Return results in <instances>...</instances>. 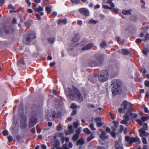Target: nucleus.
<instances>
[{
	"mask_svg": "<svg viewBox=\"0 0 149 149\" xmlns=\"http://www.w3.org/2000/svg\"><path fill=\"white\" fill-rule=\"evenodd\" d=\"M76 134L79 135L81 133V129L79 127L77 128L75 131Z\"/></svg>",
	"mask_w": 149,
	"mask_h": 149,
	"instance_id": "nucleus-37",
	"label": "nucleus"
},
{
	"mask_svg": "<svg viewBox=\"0 0 149 149\" xmlns=\"http://www.w3.org/2000/svg\"><path fill=\"white\" fill-rule=\"evenodd\" d=\"M73 125L74 128H77L78 126V124L77 123L74 122L73 124Z\"/></svg>",
	"mask_w": 149,
	"mask_h": 149,
	"instance_id": "nucleus-64",
	"label": "nucleus"
},
{
	"mask_svg": "<svg viewBox=\"0 0 149 149\" xmlns=\"http://www.w3.org/2000/svg\"><path fill=\"white\" fill-rule=\"evenodd\" d=\"M73 132V131H72L70 130H66L65 131V133L66 135H69L71 133Z\"/></svg>",
	"mask_w": 149,
	"mask_h": 149,
	"instance_id": "nucleus-34",
	"label": "nucleus"
},
{
	"mask_svg": "<svg viewBox=\"0 0 149 149\" xmlns=\"http://www.w3.org/2000/svg\"><path fill=\"white\" fill-rule=\"evenodd\" d=\"M149 50L147 49H146L142 51L143 53L146 55H147L148 53V52Z\"/></svg>",
	"mask_w": 149,
	"mask_h": 149,
	"instance_id": "nucleus-50",
	"label": "nucleus"
},
{
	"mask_svg": "<svg viewBox=\"0 0 149 149\" xmlns=\"http://www.w3.org/2000/svg\"><path fill=\"white\" fill-rule=\"evenodd\" d=\"M79 137V135L74 134L73 136H72V139L75 142L78 140Z\"/></svg>",
	"mask_w": 149,
	"mask_h": 149,
	"instance_id": "nucleus-23",
	"label": "nucleus"
},
{
	"mask_svg": "<svg viewBox=\"0 0 149 149\" xmlns=\"http://www.w3.org/2000/svg\"><path fill=\"white\" fill-rule=\"evenodd\" d=\"M28 35L26 39L27 45H29L32 40L35 39L36 38V33L33 31L29 30L28 32Z\"/></svg>",
	"mask_w": 149,
	"mask_h": 149,
	"instance_id": "nucleus-6",
	"label": "nucleus"
},
{
	"mask_svg": "<svg viewBox=\"0 0 149 149\" xmlns=\"http://www.w3.org/2000/svg\"><path fill=\"white\" fill-rule=\"evenodd\" d=\"M94 120L96 123V125L97 127H99L102 126L104 124V122H102V119L101 117H98L95 118Z\"/></svg>",
	"mask_w": 149,
	"mask_h": 149,
	"instance_id": "nucleus-12",
	"label": "nucleus"
},
{
	"mask_svg": "<svg viewBox=\"0 0 149 149\" xmlns=\"http://www.w3.org/2000/svg\"><path fill=\"white\" fill-rule=\"evenodd\" d=\"M84 143V141L83 138H81L79 139L76 142V145L77 146H82Z\"/></svg>",
	"mask_w": 149,
	"mask_h": 149,
	"instance_id": "nucleus-19",
	"label": "nucleus"
},
{
	"mask_svg": "<svg viewBox=\"0 0 149 149\" xmlns=\"http://www.w3.org/2000/svg\"><path fill=\"white\" fill-rule=\"evenodd\" d=\"M73 132V131H72L70 130H66L65 131V133L66 135H69L71 133Z\"/></svg>",
	"mask_w": 149,
	"mask_h": 149,
	"instance_id": "nucleus-35",
	"label": "nucleus"
},
{
	"mask_svg": "<svg viewBox=\"0 0 149 149\" xmlns=\"http://www.w3.org/2000/svg\"><path fill=\"white\" fill-rule=\"evenodd\" d=\"M139 135L141 137H143V136H147L149 135V134L146 132L143 128H141L139 130Z\"/></svg>",
	"mask_w": 149,
	"mask_h": 149,
	"instance_id": "nucleus-13",
	"label": "nucleus"
},
{
	"mask_svg": "<svg viewBox=\"0 0 149 149\" xmlns=\"http://www.w3.org/2000/svg\"><path fill=\"white\" fill-rule=\"evenodd\" d=\"M43 10V7H41L40 6H39L38 8L36 9V11L39 13L40 11H42Z\"/></svg>",
	"mask_w": 149,
	"mask_h": 149,
	"instance_id": "nucleus-32",
	"label": "nucleus"
},
{
	"mask_svg": "<svg viewBox=\"0 0 149 149\" xmlns=\"http://www.w3.org/2000/svg\"><path fill=\"white\" fill-rule=\"evenodd\" d=\"M129 116L128 114V113H127L123 116V118H125V120H126L127 121H129L130 120V118H129Z\"/></svg>",
	"mask_w": 149,
	"mask_h": 149,
	"instance_id": "nucleus-31",
	"label": "nucleus"
},
{
	"mask_svg": "<svg viewBox=\"0 0 149 149\" xmlns=\"http://www.w3.org/2000/svg\"><path fill=\"white\" fill-rule=\"evenodd\" d=\"M93 138V136L92 134L91 135L89 136L87 139V141L88 142L90 141Z\"/></svg>",
	"mask_w": 149,
	"mask_h": 149,
	"instance_id": "nucleus-51",
	"label": "nucleus"
},
{
	"mask_svg": "<svg viewBox=\"0 0 149 149\" xmlns=\"http://www.w3.org/2000/svg\"><path fill=\"white\" fill-rule=\"evenodd\" d=\"M54 113L52 115V118H60L61 117V113L58 112L57 113H56L54 111Z\"/></svg>",
	"mask_w": 149,
	"mask_h": 149,
	"instance_id": "nucleus-21",
	"label": "nucleus"
},
{
	"mask_svg": "<svg viewBox=\"0 0 149 149\" xmlns=\"http://www.w3.org/2000/svg\"><path fill=\"white\" fill-rule=\"evenodd\" d=\"M102 108L100 107L98 108L97 109L95 108V109H94V111L96 113H98V110H99V111H100L102 110Z\"/></svg>",
	"mask_w": 149,
	"mask_h": 149,
	"instance_id": "nucleus-63",
	"label": "nucleus"
},
{
	"mask_svg": "<svg viewBox=\"0 0 149 149\" xmlns=\"http://www.w3.org/2000/svg\"><path fill=\"white\" fill-rule=\"evenodd\" d=\"M142 141L143 143L144 144H146L147 143V142L146 140V138L145 137H143L142 138Z\"/></svg>",
	"mask_w": 149,
	"mask_h": 149,
	"instance_id": "nucleus-55",
	"label": "nucleus"
},
{
	"mask_svg": "<svg viewBox=\"0 0 149 149\" xmlns=\"http://www.w3.org/2000/svg\"><path fill=\"white\" fill-rule=\"evenodd\" d=\"M141 41L142 40L141 39L138 38L136 40L135 42H136V43L138 44L141 43Z\"/></svg>",
	"mask_w": 149,
	"mask_h": 149,
	"instance_id": "nucleus-60",
	"label": "nucleus"
},
{
	"mask_svg": "<svg viewBox=\"0 0 149 149\" xmlns=\"http://www.w3.org/2000/svg\"><path fill=\"white\" fill-rule=\"evenodd\" d=\"M19 107L20 109H22L24 107V104L22 102H21L19 105Z\"/></svg>",
	"mask_w": 149,
	"mask_h": 149,
	"instance_id": "nucleus-46",
	"label": "nucleus"
},
{
	"mask_svg": "<svg viewBox=\"0 0 149 149\" xmlns=\"http://www.w3.org/2000/svg\"><path fill=\"white\" fill-rule=\"evenodd\" d=\"M127 121H127L126 120L124 119L121 120L120 123L121 124H123L124 125H126L127 124Z\"/></svg>",
	"mask_w": 149,
	"mask_h": 149,
	"instance_id": "nucleus-53",
	"label": "nucleus"
},
{
	"mask_svg": "<svg viewBox=\"0 0 149 149\" xmlns=\"http://www.w3.org/2000/svg\"><path fill=\"white\" fill-rule=\"evenodd\" d=\"M32 4L33 5L32 8L36 11V9H37L36 8V5L35 3H32Z\"/></svg>",
	"mask_w": 149,
	"mask_h": 149,
	"instance_id": "nucleus-56",
	"label": "nucleus"
},
{
	"mask_svg": "<svg viewBox=\"0 0 149 149\" xmlns=\"http://www.w3.org/2000/svg\"><path fill=\"white\" fill-rule=\"evenodd\" d=\"M86 23L88 24H93V19H90L87 20Z\"/></svg>",
	"mask_w": 149,
	"mask_h": 149,
	"instance_id": "nucleus-41",
	"label": "nucleus"
},
{
	"mask_svg": "<svg viewBox=\"0 0 149 149\" xmlns=\"http://www.w3.org/2000/svg\"><path fill=\"white\" fill-rule=\"evenodd\" d=\"M36 17L38 20H40L41 19V17L40 16V15L39 14H37L36 15Z\"/></svg>",
	"mask_w": 149,
	"mask_h": 149,
	"instance_id": "nucleus-61",
	"label": "nucleus"
},
{
	"mask_svg": "<svg viewBox=\"0 0 149 149\" xmlns=\"http://www.w3.org/2000/svg\"><path fill=\"white\" fill-rule=\"evenodd\" d=\"M148 40H149V34L147 33L145 36V38L143 39L142 41L145 42Z\"/></svg>",
	"mask_w": 149,
	"mask_h": 149,
	"instance_id": "nucleus-29",
	"label": "nucleus"
},
{
	"mask_svg": "<svg viewBox=\"0 0 149 149\" xmlns=\"http://www.w3.org/2000/svg\"><path fill=\"white\" fill-rule=\"evenodd\" d=\"M120 128L118 130V131L120 133H121L123 131L124 127L122 125H120Z\"/></svg>",
	"mask_w": 149,
	"mask_h": 149,
	"instance_id": "nucleus-52",
	"label": "nucleus"
},
{
	"mask_svg": "<svg viewBox=\"0 0 149 149\" xmlns=\"http://www.w3.org/2000/svg\"><path fill=\"white\" fill-rule=\"evenodd\" d=\"M95 56L96 59L94 61V66L101 65L104 61V55L100 54H95Z\"/></svg>",
	"mask_w": 149,
	"mask_h": 149,
	"instance_id": "nucleus-5",
	"label": "nucleus"
},
{
	"mask_svg": "<svg viewBox=\"0 0 149 149\" xmlns=\"http://www.w3.org/2000/svg\"><path fill=\"white\" fill-rule=\"evenodd\" d=\"M31 109V116L29 122V127H33L37 123L38 119L37 116L40 111L39 107L38 104L32 105Z\"/></svg>",
	"mask_w": 149,
	"mask_h": 149,
	"instance_id": "nucleus-3",
	"label": "nucleus"
},
{
	"mask_svg": "<svg viewBox=\"0 0 149 149\" xmlns=\"http://www.w3.org/2000/svg\"><path fill=\"white\" fill-rule=\"evenodd\" d=\"M55 146L56 149H61V147H60V143L58 140L56 141L55 144Z\"/></svg>",
	"mask_w": 149,
	"mask_h": 149,
	"instance_id": "nucleus-25",
	"label": "nucleus"
},
{
	"mask_svg": "<svg viewBox=\"0 0 149 149\" xmlns=\"http://www.w3.org/2000/svg\"><path fill=\"white\" fill-rule=\"evenodd\" d=\"M106 3L110 4V6L112 7H114L115 6L114 4L112 2V1L110 0H108L106 2Z\"/></svg>",
	"mask_w": 149,
	"mask_h": 149,
	"instance_id": "nucleus-30",
	"label": "nucleus"
},
{
	"mask_svg": "<svg viewBox=\"0 0 149 149\" xmlns=\"http://www.w3.org/2000/svg\"><path fill=\"white\" fill-rule=\"evenodd\" d=\"M102 7L105 9H109L110 10H112V8L111 7H110L107 5H103L102 6Z\"/></svg>",
	"mask_w": 149,
	"mask_h": 149,
	"instance_id": "nucleus-36",
	"label": "nucleus"
},
{
	"mask_svg": "<svg viewBox=\"0 0 149 149\" xmlns=\"http://www.w3.org/2000/svg\"><path fill=\"white\" fill-rule=\"evenodd\" d=\"M143 129L144 130H148V125L146 123H145L143 125Z\"/></svg>",
	"mask_w": 149,
	"mask_h": 149,
	"instance_id": "nucleus-47",
	"label": "nucleus"
},
{
	"mask_svg": "<svg viewBox=\"0 0 149 149\" xmlns=\"http://www.w3.org/2000/svg\"><path fill=\"white\" fill-rule=\"evenodd\" d=\"M72 4H77L80 2V0H70Z\"/></svg>",
	"mask_w": 149,
	"mask_h": 149,
	"instance_id": "nucleus-33",
	"label": "nucleus"
},
{
	"mask_svg": "<svg viewBox=\"0 0 149 149\" xmlns=\"http://www.w3.org/2000/svg\"><path fill=\"white\" fill-rule=\"evenodd\" d=\"M144 84L147 87H149V81H145L144 82Z\"/></svg>",
	"mask_w": 149,
	"mask_h": 149,
	"instance_id": "nucleus-59",
	"label": "nucleus"
},
{
	"mask_svg": "<svg viewBox=\"0 0 149 149\" xmlns=\"http://www.w3.org/2000/svg\"><path fill=\"white\" fill-rule=\"evenodd\" d=\"M83 131L86 134L88 135H89L91 134V132L90 131L89 129L87 128H86L84 129Z\"/></svg>",
	"mask_w": 149,
	"mask_h": 149,
	"instance_id": "nucleus-28",
	"label": "nucleus"
},
{
	"mask_svg": "<svg viewBox=\"0 0 149 149\" xmlns=\"http://www.w3.org/2000/svg\"><path fill=\"white\" fill-rule=\"evenodd\" d=\"M125 141L128 142L130 144H132V143L136 142H138L139 144L141 143V141L139 139L137 136L134 138L126 136L125 137Z\"/></svg>",
	"mask_w": 149,
	"mask_h": 149,
	"instance_id": "nucleus-7",
	"label": "nucleus"
},
{
	"mask_svg": "<svg viewBox=\"0 0 149 149\" xmlns=\"http://www.w3.org/2000/svg\"><path fill=\"white\" fill-rule=\"evenodd\" d=\"M79 39V34L78 33L75 34L74 36L72 39V41L74 43H76L78 42Z\"/></svg>",
	"mask_w": 149,
	"mask_h": 149,
	"instance_id": "nucleus-17",
	"label": "nucleus"
},
{
	"mask_svg": "<svg viewBox=\"0 0 149 149\" xmlns=\"http://www.w3.org/2000/svg\"><path fill=\"white\" fill-rule=\"evenodd\" d=\"M5 3V0H0V6H2Z\"/></svg>",
	"mask_w": 149,
	"mask_h": 149,
	"instance_id": "nucleus-57",
	"label": "nucleus"
},
{
	"mask_svg": "<svg viewBox=\"0 0 149 149\" xmlns=\"http://www.w3.org/2000/svg\"><path fill=\"white\" fill-rule=\"evenodd\" d=\"M9 33V31L6 29V26L3 24H1L0 25V35H4L5 34H8Z\"/></svg>",
	"mask_w": 149,
	"mask_h": 149,
	"instance_id": "nucleus-9",
	"label": "nucleus"
},
{
	"mask_svg": "<svg viewBox=\"0 0 149 149\" xmlns=\"http://www.w3.org/2000/svg\"><path fill=\"white\" fill-rule=\"evenodd\" d=\"M70 108L72 109H75L76 108L77 106L74 103H72L70 106Z\"/></svg>",
	"mask_w": 149,
	"mask_h": 149,
	"instance_id": "nucleus-54",
	"label": "nucleus"
},
{
	"mask_svg": "<svg viewBox=\"0 0 149 149\" xmlns=\"http://www.w3.org/2000/svg\"><path fill=\"white\" fill-rule=\"evenodd\" d=\"M48 40L49 42L52 44L54 43L55 40V39L54 38H49Z\"/></svg>",
	"mask_w": 149,
	"mask_h": 149,
	"instance_id": "nucleus-38",
	"label": "nucleus"
},
{
	"mask_svg": "<svg viewBox=\"0 0 149 149\" xmlns=\"http://www.w3.org/2000/svg\"><path fill=\"white\" fill-rule=\"evenodd\" d=\"M2 134L4 136H6L8 135V133L7 130H4L2 132Z\"/></svg>",
	"mask_w": 149,
	"mask_h": 149,
	"instance_id": "nucleus-48",
	"label": "nucleus"
},
{
	"mask_svg": "<svg viewBox=\"0 0 149 149\" xmlns=\"http://www.w3.org/2000/svg\"><path fill=\"white\" fill-rule=\"evenodd\" d=\"M106 133L105 131L102 132V133L100 134V137L102 140H104L108 138V136L106 135Z\"/></svg>",
	"mask_w": 149,
	"mask_h": 149,
	"instance_id": "nucleus-15",
	"label": "nucleus"
},
{
	"mask_svg": "<svg viewBox=\"0 0 149 149\" xmlns=\"http://www.w3.org/2000/svg\"><path fill=\"white\" fill-rule=\"evenodd\" d=\"M8 9H12L13 10H14L15 8V7L11 4L8 5Z\"/></svg>",
	"mask_w": 149,
	"mask_h": 149,
	"instance_id": "nucleus-44",
	"label": "nucleus"
},
{
	"mask_svg": "<svg viewBox=\"0 0 149 149\" xmlns=\"http://www.w3.org/2000/svg\"><path fill=\"white\" fill-rule=\"evenodd\" d=\"M88 66L90 67H93V61L92 60H89L88 61Z\"/></svg>",
	"mask_w": 149,
	"mask_h": 149,
	"instance_id": "nucleus-40",
	"label": "nucleus"
},
{
	"mask_svg": "<svg viewBox=\"0 0 149 149\" xmlns=\"http://www.w3.org/2000/svg\"><path fill=\"white\" fill-rule=\"evenodd\" d=\"M112 123L114 125L113 127H111V129L112 130L110 132V134L113 138L115 139L116 135V133L115 132L116 129L118 127V123L116 121H113Z\"/></svg>",
	"mask_w": 149,
	"mask_h": 149,
	"instance_id": "nucleus-8",
	"label": "nucleus"
},
{
	"mask_svg": "<svg viewBox=\"0 0 149 149\" xmlns=\"http://www.w3.org/2000/svg\"><path fill=\"white\" fill-rule=\"evenodd\" d=\"M100 45L101 47L102 48H104L107 45V44L106 42L103 41L100 43Z\"/></svg>",
	"mask_w": 149,
	"mask_h": 149,
	"instance_id": "nucleus-27",
	"label": "nucleus"
},
{
	"mask_svg": "<svg viewBox=\"0 0 149 149\" xmlns=\"http://www.w3.org/2000/svg\"><path fill=\"white\" fill-rule=\"evenodd\" d=\"M36 129L37 130V133H39L41 132V130L40 127L38 125L36 126Z\"/></svg>",
	"mask_w": 149,
	"mask_h": 149,
	"instance_id": "nucleus-45",
	"label": "nucleus"
},
{
	"mask_svg": "<svg viewBox=\"0 0 149 149\" xmlns=\"http://www.w3.org/2000/svg\"><path fill=\"white\" fill-rule=\"evenodd\" d=\"M67 22V20L65 19H60L58 21V23L59 24L63 23L64 24H66Z\"/></svg>",
	"mask_w": 149,
	"mask_h": 149,
	"instance_id": "nucleus-26",
	"label": "nucleus"
},
{
	"mask_svg": "<svg viewBox=\"0 0 149 149\" xmlns=\"http://www.w3.org/2000/svg\"><path fill=\"white\" fill-rule=\"evenodd\" d=\"M24 25L26 27H29L31 25V22L29 21H26L24 23Z\"/></svg>",
	"mask_w": 149,
	"mask_h": 149,
	"instance_id": "nucleus-43",
	"label": "nucleus"
},
{
	"mask_svg": "<svg viewBox=\"0 0 149 149\" xmlns=\"http://www.w3.org/2000/svg\"><path fill=\"white\" fill-rule=\"evenodd\" d=\"M72 89L67 88L65 91V93L67 97L72 100H77L79 102L83 101L82 95L78 89L74 86H72Z\"/></svg>",
	"mask_w": 149,
	"mask_h": 149,
	"instance_id": "nucleus-1",
	"label": "nucleus"
},
{
	"mask_svg": "<svg viewBox=\"0 0 149 149\" xmlns=\"http://www.w3.org/2000/svg\"><path fill=\"white\" fill-rule=\"evenodd\" d=\"M136 121L139 124V125H142V122L140 119H137L136 120Z\"/></svg>",
	"mask_w": 149,
	"mask_h": 149,
	"instance_id": "nucleus-58",
	"label": "nucleus"
},
{
	"mask_svg": "<svg viewBox=\"0 0 149 149\" xmlns=\"http://www.w3.org/2000/svg\"><path fill=\"white\" fill-rule=\"evenodd\" d=\"M118 52L120 53H121L123 55H127L129 54V51L125 49H122L121 50H119Z\"/></svg>",
	"mask_w": 149,
	"mask_h": 149,
	"instance_id": "nucleus-18",
	"label": "nucleus"
},
{
	"mask_svg": "<svg viewBox=\"0 0 149 149\" xmlns=\"http://www.w3.org/2000/svg\"><path fill=\"white\" fill-rule=\"evenodd\" d=\"M9 142H11L13 140L12 137L11 136H8L7 137Z\"/></svg>",
	"mask_w": 149,
	"mask_h": 149,
	"instance_id": "nucleus-49",
	"label": "nucleus"
},
{
	"mask_svg": "<svg viewBox=\"0 0 149 149\" xmlns=\"http://www.w3.org/2000/svg\"><path fill=\"white\" fill-rule=\"evenodd\" d=\"M128 104H130V105H131L130 103L128 102L126 100H124L121 104V105L123 107V109L124 111H125L127 109V106Z\"/></svg>",
	"mask_w": 149,
	"mask_h": 149,
	"instance_id": "nucleus-16",
	"label": "nucleus"
},
{
	"mask_svg": "<svg viewBox=\"0 0 149 149\" xmlns=\"http://www.w3.org/2000/svg\"><path fill=\"white\" fill-rule=\"evenodd\" d=\"M112 8V10L111 11H113L116 14H118V13L119 9L118 8H115L114 7Z\"/></svg>",
	"mask_w": 149,
	"mask_h": 149,
	"instance_id": "nucleus-39",
	"label": "nucleus"
},
{
	"mask_svg": "<svg viewBox=\"0 0 149 149\" xmlns=\"http://www.w3.org/2000/svg\"><path fill=\"white\" fill-rule=\"evenodd\" d=\"M52 6H46L45 8V10L47 11V13L50 14L52 11Z\"/></svg>",
	"mask_w": 149,
	"mask_h": 149,
	"instance_id": "nucleus-22",
	"label": "nucleus"
},
{
	"mask_svg": "<svg viewBox=\"0 0 149 149\" xmlns=\"http://www.w3.org/2000/svg\"><path fill=\"white\" fill-rule=\"evenodd\" d=\"M132 10H122V13L125 15L131 14Z\"/></svg>",
	"mask_w": 149,
	"mask_h": 149,
	"instance_id": "nucleus-20",
	"label": "nucleus"
},
{
	"mask_svg": "<svg viewBox=\"0 0 149 149\" xmlns=\"http://www.w3.org/2000/svg\"><path fill=\"white\" fill-rule=\"evenodd\" d=\"M118 68L111 69L110 70H104L101 71L100 74H94V79L98 78L99 80L101 82H104L107 81L110 75L111 77H114L117 71Z\"/></svg>",
	"mask_w": 149,
	"mask_h": 149,
	"instance_id": "nucleus-2",
	"label": "nucleus"
},
{
	"mask_svg": "<svg viewBox=\"0 0 149 149\" xmlns=\"http://www.w3.org/2000/svg\"><path fill=\"white\" fill-rule=\"evenodd\" d=\"M144 110L145 113H149V111L147 107H144Z\"/></svg>",
	"mask_w": 149,
	"mask_h": 149,
	"instance_id": "nucleus-62",
	"label": "nucleus"
},
{
	"mask_svg": "<svg viewBox=\"0 0 149 149\" xmlns=\"http://www.w3.org/2000/svg\"><path fill=\"white\" fill-rule=\"evenodd\" d=\"M122 137L121 136H119L118 137V140L115 141L116 149H123V145L121 142Z\"/></svg>",
	"mask_w": 149,
	"mask_h": 149,
	"instance_id": "nucleus-10",
	"label": "nucleus"
},
{
	"mask_svg": "<svg viewBox=\"0 0 149 149\" xmlns=\"http://www.w3.org/2000/svg\"><path fill=\"white\" fill-rule=\"evenodd\" d=\"M20 126L22 129H24L27 127V124L25 122H22V121H21Z\"/></svg>",
	"mask_w": 149,
	"mask_h": 149,
	"instance_id": "nucleus-24",
	"label": "nucleus"
},
{
	"mask_svg": "<svg viewBox=\"0 0 149 149\" xmlns=\"http://www.w3.org/2000/svg\"><path fill=\"white\" fill-rule=\"evenodd\" d=\"M122 84V82L120 80L114 79L111 81V85L112 86L111 91L113 95H116L118 93Z\"/></svg>",
	"mask_w": 149,
	"mask_h": 149,
	"instance_id": "nucleus-4",
	"label": "nucleus"
},
{
	"mask_svg": "<svg viewBox=\"0 0 149 149\" xmlns=\"http://www.w3.org/2000/svg\"><path fill=\"white\" fill-rule=\"evenodd\" d=\"M56 129L58 131H59L61 130L62 127L61 123H59L57 125L56 127Z\"/></svg>",
	"mask_w": 149,
	"mask_h": 149,
	"instance_id": "nucleus-42",
	"label": "nucleus"
},
{
	"mask_svg": "<svg viewBox=\"0 0 149 149\" xmlns=\"http://www.w3.org/2000/svg\"><path fill=\"white\" fill-rule=\"evenodd\" d=\"M79 12L85 17L88 16L89 15V12L88 10L85 8H82L79 9Z\"/></svg>",
	"mask_w": 149,
	"mask_h": 149,
	"instance_id": "nucleus-11",
	"label": "nucleus"
},
{
	"mask_svg": "<svg viewBox=\"0 0 149 149\" xmlns=\"http://www.w3.org/2000/svg\"><path fill=\"white\" fill-rule=\"evenodd\" d=\"M93 47V44L90 43L84 46L82 48V50H89L91 49Z\"/></svg>",
	"mask_w": 149,
	"mask_h": 149,
	"instance_id": "nucleus-14",
	"label": "nucleus"
}]
</instances>
